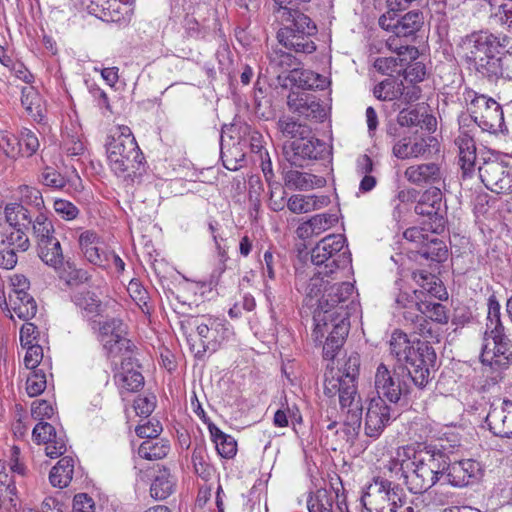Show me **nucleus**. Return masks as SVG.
<instances>
[{
  "instance_id": "45",
  "label": "nucleus",
  "mask_w": 512,
  "mask_h": 512,
  "mask_svg": "<svg viewBox=\"0 0 512 512\" xmlns=\"http://www.w3.org/2000/svg\"><path fill=\"white\" fill-rule=\"evenodd\" d=\"M30 228L36 243L55 236V228L52 221L42 212H38L34 216Z\"/></svg>"
},
{
  "instance_id": "19",
  "label": "nucleus",
  "mask_w": 512,
  "mask_h": 512,
  "mask_svg": "<svg viewBox=\"0 0 512 512\" xmlns=\"http://www.w3.org/2000/svg\"><path fill=\"white\" fill-rule=\"evenodd\" d=\"M32 438L37 444H45V454L50 458L62 456L66 450V439L63 433H57L54 426L40 421L32 431Z\"/></svg>"
},
{
  "instance_id": "59",
  "label": "nucleus",
  "mask_w": 512,
  "mask_h": 512,
  "mask_svg": "<svg viewBox=\"0 0 512 512\" xmlns=\"http://www.w3.org/2000/svg\"><path fill=\"white\" fill-rule=\"evenodd\" d=\"M3 244L8 248H14L15 251L25 252L30 246V241L26 236L24 229L16 228L15 232L10 233L6 239L3 240Z\"/></svg>"
},
{
  "instance_id": "27",
  "label": "nucleus",
  "mask_w": 512,
  "mask_h": 512,
  "mask_svg": "<svg viewBox=\"0 0 512 512\" xmlns=\"http://www.w3.org/2000/svg\"><path fill=\"white\" fill-rule=\"evenodd\" d=\"M404 176L408 182L417 185H434L442 180L441 168L436 163H422L406 168Z\"/></svg>"
},
{
  "instance_id": "1",
  "label": "nucleus",
  "mask_w": 512,
  "mask_h": 512,
  "mask_svg": "<svg viewBox=\"0 0 512 512\" xmlns=\"http://www.w3.org/2000/svg\"><path fill=\"white\" fill-rule=\"evenodd\" d=\"M275 18L282 27L277 32V39L284 47L306 54L313 53L316 45L311 37L317 28L312 20L297 9L301 3L309 0H273Z\"/></svg>"
},
{
  "instance_id": "2",
  "label": "nucleus",
  "mask_w": 512,
  "mask_h": 512,
  "mask_svg": "<svg viewBox=\"0 0 512 512\" xmlns=\"http://www.w3.org/2000/svg\"><path fill=\"white\" fill-rule=\"evenodd\" d=\"M346 238L342 234H330L321 239L311 251V261L318 267L307 284L301 283L305 294L312 299L321 292L324 277L337 279L341 270L351 263L350 254L343 250Z\"/></svg>"
},
{
  "instance_id": "21",
  "label": "nucleus",
  "mask_w": 512,
  "mask_h": 512,
  "mask_svg": "<svg viewBox=\"0 0 512 512\" xmlns=\"http://www.w3.org/2000/svg\"><path fill=\"white\" fill-rule=\"evenodd\" d=\"M338 313L339 317L328 318V327L327 330L324 329L323 338L319 337L317 340L315 334L313 333L314 340L320 344L323 343V339L325 338L323 352H336L343 346L348 335V313Z\"/></svg>"
},
{
  "instance_id": "30",
  "label": "nucleus",
  "mask_w": 512,
  "mask_h": 512,
  "mask_svg": "<svg viewBox=\"0 0 512 512\" xmlns=\"http://www.w3.org/2000/svg\"><path fill=\"white\" fill-rule=\"evenodd\" d=\"M332 363L336 365L335 379H349L357 381L360 369L358 354H332Z\"/></svg>"
},
{
  "instance_id": "46",
  "label": "nucleus",
  "mask_w": 512,
  "mask_h": 512,
  "mask_svg": "<svg viewBox=\"0 0 512 512\" xmlns=\"http://www.w3.org/2000/svg\"><path fill=\"white\" fill-rule=\"evenodd\" d=\"M174 486L173 478L166 471L160 472L151 484V496L156 500L166 499L173 493Z\"/></svg>"
},
{
  "instance_id": "29",
  "label": "nucleus",
  "mask_w": 512,
  "mask_h": 512,
  "mask_svg": "<svg viewBox=\"0 0 512 512\" xmlns=\"http://www.w3.org/2000/svg\"><path fill=\"white\" fill-rule=\"evenodd\" d=\"M37 255L47 266L59 270L63 265L64 255L60 241L56 236L36 243Z\"/></svg>"
},
{
  "instance_id": "9",
  "label": "nucleus",
  "mask_w": 512,
  "mask_h": 512,
  "mask_svg": "<svg viewBox=\"0 0 512 512\" xmlns=\"http://www.w3.org/2000/svg\"><path fill=\"white\" fill-rule=\"evenodd\" d=\"M99 341L108 352H133L136 349L128 336V326L120 318L98 322Z\"/></svg>"
},
{
  "instance_id": "64",
  "label": "nucleus",
  "mask_w": 512,
  "mask_h": 512,
  "mask_svg": "<svg viewBox=\"0 0 512 512\" xmlns=\"http://www.w3.org/2000/svg\"><path fill=\"white\" fill-rule=\"evenodd\" d=\"M156 406V397L154 395L150 396H138L134 400V410L137 415L148 417L155 409Z\"/></svg>"
},
{
  "instance_id": "12",
  "label": "nucleus",
  "mask_w": 512,
  "mask_h": 512,
  "mask_svg": "<svg viewBox=\"0 0 512 512\" xmlns=\"http://www.w3.org/2000/svg\"><path fill=\"white\" fill-rule=\"evenodd\" d=\"M479 177L485 187L497 194L512 192V172L496 159L485 160L478 167Z\"/></svg>"
},
{
  "instance_id": "4",
  "label": "nucleus",
  "mask_w": 512,
  "mask_h": 512,
  "mask_svg": "<svg viewBox=\"0 0 512 512\" xmlns=\"http://www.w3.org/2000/svg\"><path fill=\"white\" fill-rule=\"evenodd\" d=\"M392 464L389 469L394 470L399 466L408 490L414 494L427 491L440 480L423 461H420L413 446L400 447Z\"/></svg>"
},
{
  "instance_id": "58",
  "label": "nucleus",
  "mask_w": 512,
  "mask_h": 512,
  "mask_svg": "<svg viewBox=\"0 0 512 512\" xmlns=\"http://www.w3.org/2000/svg\"><path fill=\"white\" fill-rule=\"evenodd\" d=\"M0 148L9 157H15L22 152V142L12 133L0 132Z\"/></svg>"
},
{
  "instance_id": "26",
  "label": "nucleus",
  "mask_w": 512,
  "mask_h": 512,
  "mask_svg": "<svg viewBox=\"0 0 512 512\" xmlns=\"http://www.w3.org/2000/svg\"><path fill=\"white\" fill-rule=\"evenodd\" d=\"M413 279L419 286V289L414 290V295L418 300L428 297H434L443 300L447 296V292L440 280L433 274L419 270L413 272Z\"/></svg>"
},
{
  "instance_id": "42",
  "label": "nucleus",
  "mask_w": 512,
  "mask_h": 512,
  "mask_svg": "<svg viewBox=\"0 0 512 512\" xmlns=\"http://www.w3.org/2000/svg\"><path fill=\"white\" fill-rule=\"evenodd\" d=\"M72 301L87 314L100 315L103 311L101 300L89 290L76 291L72 296Z\"/></svg>"
},
{
  "instance_id": "8",
  "label": "nucleus",
  "mask_w": 512,
  "mask_h": 512,
  "mask_svg": "<svg viewBox=\"0 0 512 512\" xmlns=\"http://www.w3.org/2000/svg\"><path fill=\"white\" fill-rule=\"evenodd\" d=\"M442 198L440 188L431 187L421 195L414 208L417 215L428 218L427 229L433 234H440L445 228V209Z\"/></svg>"
},
{
  "instance_id": "60",
  "label": "nucleus",
  "mask_w": 512,
  "mask_h": 512,
  "mask_svg": "<svg viewBox=\"0 0 512 512\" xmlns=\"http://www.w3.org/2000/svg\"><path fill=\"white\" fill-rule=\"evenodd\" d=\"M427 223L423 222L425 227H411L405 230L404 238L410 242L416 243L420 247H424V245L428 244V241L434 235L433 233L429 234L430 230L427 229Z\"/></svg>"
},
{
  "instance_id": "20",
  "label": "nucleus",
  "mask_w": 512,
  "mask_h": 512,
  "mask_svg": "<svg viewBox=\"0 0 512 512\" xmlns=\"http://www.w3.org/2000/svg\"><path fill=\"white\" fill-rule=\"evenodd\" d=\"M482 475L481 464L473 459L449 462L446 480L455 487H465L477 482Z\"/></svg>"
},
{
  "instance_id": "7",
  "label": "nucleus",
  "mask_w": 512,
  "mask_h": 512,
  "mask_svg": "<svg viewBox=\"0 0 512 512\" xmlns=\"http://www.w3.org/2000/svg\"><path fill=\"white\" fill-rule=\"evenodd\" d=\"M363 512H395L400 502L398 487L383 478H374L363 490L360 498Z\"/></svg>"
},
{
  "instance_id": "48",
  "label": "nucleus",
  "mask_w": 512,
  "mask_h": 512,
  "mask_svg": "<svg viewBox=\"0 0 512 512\" xmlns=\"http://www.w3.org/2000/svg\"><path fill=\"white\" fill-rule=\"evenodd\" d=\"M269 67L275 74L294 70L296 68V59L293 55L282 50H273L269 53Z\"/></svg>"
},
{
  "instance_id": "25",
  "label": "nucleus",
  "mask_w": 512,
  "mask_h": 512,
  "mask_svg": "<svg viewBox=\"0 0 512 512\" xmlns=\"http://www.w3.org/2000/svg\"><path fill=\"white\" fill-rule=\"evenodd\" d=\"M289 109L308 119H322L325 117V109L319 100L307 93H292L287 101Z\"/></svg>"
},
{
  "instance_id": "23",
  "label": "nucleus",
  "mask_w": 512,
  "mask_h": 512,
  "mask_svg": "<svg viewBox=\"0 0 512 512\" xmlns=\"http://www.w3.org/2000/svg\"><path fill=\"white\" fill-rule=\"evenodd\" d=\"M486 422L494 435L512 438V401L504 400L500 407H492Z\"/></svg>"
},
{
  "instance_id": "52",
  "label": "nucleus",
  "mask_w": 512,
  "mask_h": 512,
  "mask_svg": "<svg viewBox=\"0 0 512 512\" xmlns=\"http://www.w3.org/2000/svg\"><path fill=\"white\" fill-rule=\"evenodd\" d=\"M421 301H423V306L421 307L425 317L440 324L448 322V315L444 305L441 303L431 302L427 298L421 299Z\"/></svg>"
},
{
  "instance_id": "54",
  "label": "nucleus",
  "mask_w": 512,
  "mask_h": 512,
  "mask_svg": "<svg viewBox=\"0 0 512 512\" xmlns=\"http://www.w3.org/2000/svg\"><path fill=\"white\" fill-rule=\"evenodd\" d=\"M277 128L284 137L295 138L307 133V129L292 117L283 116L277 122Z\"/></svg>"
},
{
  "instance_id": "32",
  "label": "nucleus",
  "mask_w": 512,
  "mask_h": 512,
  "mask_svg": "<svg viewBox=\"0 0 512 512\" xmlns=\"http://www.w3.org/2000/svg\"><path fill=\"white\" fill-rule=\"evenodd\" d=\"M99 238L93 231H85L79 237L80 248L86 259L95 265L103 266L107 256L100 254V249L97 246Z\"/></svg>"
},
{
  "instance_id": "55",
  "label": "nucleus",
  "mask_w": 512,
  "mask_h": 512,
  "mask_svg": "<svg viewBox=\"0 0 512 512\" xmlns=\"http://www.w3.org/2000/svg\"><path fill=\"white\" fill-rule=\"evenodd\" d=\"M21 103L26 111L31 115L40 113L41 98L33 86L23 87L21 90Z\"/></svg>"
},
{
  "instance_id": "43",
  "label": "nucleus",
  "mask_w": 512,
  "mask_h": 512,
  "mask_svg": "<svg viewBox=\"0 0 512 512\" xmlns=\"http://www.w3.org/2000/svg\"><path fill=\"white\" fill-rule=\"evenodd\" d=\"M397 122L402 127H422V124H425L429 130L436 124L435 118L424 115L417 109H402L397 116Z\"/></svg>"
},
{
  "instance_id": "44",
  "label": "nucleus",
  "mask_w": 512,
  "mask_h": 512,
  "mask_svg": "<svg viewBox=\"0 0 512 512\" xmlns=\"http://www.w3.org/2000/svg\"><path fill=\"white\" fill-rule=\"evenodd\" d=\"M512 354H480L482 371L488 375L500 373L510 365Z\"/></svg>"
},
{
  "instance_id": "17",
  "label": "nucleus",
  "mask_w": 512,
  "mask_h": 512,
  "mask_svg": "<svg viewBox=\"0 0 512 512\" xmlns=\"http://www.w3.org/2000/svg\"><path fill=\"white\" fill-rule=\"evenodd\" d=\"M324 394L328 397L338 395L342 410L362 406L361 397L357 389V381L335 379V377L326 379L324 383Z\"/></svg>"
},
{
  "instance_id": "16",
  "label": "nucleus",
  "mask_w": 512,
  "mask_h": 512,
  "mask_svg": "<svg viewBox=\"0 0 512 512\" xmlns=\"http://www.w3.org/2000/svg\"><path fill=\"white\" fill-rule=\"evenodd\" d=\"M379 25L395 34L394 38L408 37L417 32L422 25V14L410 11L399 17L398 12H386L379 18Z\"/></svg>"
},
{
  "instance_id": "53",
  "label": "nucleus",
  "mask_w": 512,
  "mask_h": 512,
  "mask_svg": "<svg viewBox=\"0 0 512 512\" xmlns=\"http://www.w3.org/2000/svg\"><path fill=\"white\" fill-rule=\"evenodd\" d=\"M37 335V327L30 322L25 323L20 330V343L22 348L27 351H30L33 348H39L40 352H43L44 347L39 344Z\"/></svg>"
},
{
  "instance_id": "35",
  "label": "nucleus",
  "mask_w": 512,
  "mask_h": 512,
  "mask_svg": "<svg viewBox=\"0 0 512 512\" xmlns=\"http://www.w3.org/2000/svg\"><path fill=\"white\" fill-rule=\"evenodd\" d=\"M285 182L288 187L298 190H309L314 187H321L324 180L310 173L289 170L285 174Z\"/></svg>"
},
{
  "instance_id": "11",
  "label": "nucleus",
  "mask_w": 512,
  "mask_h": 512,
  "mask_svg": "<svg viewBox=\"0 0 512 512\" xmlns=\"http://www.w3.org/2000/svg\"><path fill=\"white\" fill-rule=\"evenodd\" d=\"M461 48L466 59L474 66L480 60L488 58L491 54L498 53L501 49L496 36L488 32H474L461 40Z\"/></svg>"
},
{
  "instance_id": "57",
  "label": "nucleus",
  "mask_w": 512,
  "mask_h": 512,
  "mask_svg": "<svg viewBox=\"0 0 512 512\" xmlns=\"http://www.w3.org/2000/svg\"><path fill=\"white\" fill-rule=\"evenodd\" d=\"M314 203L310 195H293L289 198L287 206L291 212L301 214L314 211L316 207Z\"/></svg>"
},
{
  "instance_id": "31",
  "label": "nucleus",
  "mask_w": 512,
  "mask_h": 512,
  "mask_svg": "<svg viewBox=\"0 0 512 512\" xmlns=\"http://www.w3.org/2000/svg\"><path fill=\"white\" fill-rule=\"evenodd\" d=\"M510 348V340L504 334V327H487L481 352H505Z\"/></svg>"
},
{
  "instance_id": "61",
  "label": "nucleus",
  "mask_w": 512,
  "mask_h": 512,
  "mask_svg": "<svg viewBox=\"0 0 512 512\" xmlns=\"http://www.w3.org/2000/svg\"><path fill=\"white\" fill-rule=\"evenodd\" d=\"M337 220L338 219L336 215L323 213L314 215L308 221L315 235H319L330 229L337 222Z\"/></svg>"
},
{
  "instance_id": "3",
  "label": "nucleus",
  "mask_w": 512,
  "mask_h": 512,
  "mask_svg": "<svg viewBox=\"0 0 512 512\" xmlns=\"http://www.w3.org/2000/svg\"><path fill=\"white\" fill-rule=\"evenodd\" d=\"M333 279L324 277V284L321 292L317 297L310 299L307 295L306 298L311 302L316 299L317 308L314 311V334L316 339L323 338L324 329L327 330L328 318L339 317V313H348L355 310L357 305L352 299L354 294V286L349 282L333 283Z\"/></svg>"
},
{
  "instance_id": "34",
  "label": "nucleus",
  "mask_w": 512,
  "mask_h": 512,
  "mask_svg": "<svg viewBox=\"0 0 512 512\" xmlns=\"http://www.w3.org/2000/svg\"><path fill=\"white\" fill-rule=\"evenodd\" d=\"M5 218L10 226L14 228L30 229V224L35 215L19 203H10L5 207Z\"/></svg>"
},
{
  "instance_id": "24",
  "label": "nucleus",
  "mask_w": 512,
  "mask_h": 512,
  "mask_svg": "<svg viewBox=\"0 0 512 512\" xmlns=\"http://www.w3.org/2000/svg\"><path fill=\"white\" fill-rule=\"evenodd\" d=\"M415 453L420 458V461H423L439 479L446 475L450 458L443 449L436 445L425 444L415 448Z\"/></svg>"
},
{
  "instance_id": "56",
  "label": "nucleus",
  "mask_w": 512,
  "mask_h": 512,
  "mask_svg": "<svg viewBox=\"0 0 512 512\" xmlns=\"http://www.w3.org/2000/svg\"><path fill=\"white\" fill-rule=\"evenodd\" d=\"M46 375L43 370H35L26 380V391L30 397L40 395L46 388Z\"/></svg>"
},
{
  "instance_id": "6",
  "label": "nucleus",
  "mask_w": 512,
  "mask_h": 512,
  "mask_svg": "<svg viewBox=\"0 0 512 512\" xmlns=\"http://www.w3.org/2000/svg\"><path fill=\"white\" fill-rule=\"evenodd\" d=\"M463 97L471 118L482 131L491 134L503 131L504 114L499 103L472 89H465Z\"/></svg>"
},
{
  "instance_id": "15",
  "label": "nucleus",
  "mask_w": 512,
  "mask_h": 512,
  "mask_svg": "<svg viewBox=\"0 0 512 512\" xmlns=\"http://www.w3.org/2000/svg\"><path fill=\"white\" fill-rule=\"evenodd\" d=\"M394 409L381 398H372L365 416L364 431L368 437L378 438L390 421L395 418Z\"/></svg>"
},
{
  "instance_id": "49",
  "label": "nucleus",
  "mask_w": 512,
  "mask_h": 512,
  "mask_svg": "<svg viewBox=\"0 0 512 512\" xmlns=\"http://www.w3.org/2000/svg\"><path fill=\"white\" fill-rule=\"evenodd\" d=\"M57 270L59 272V276L61 279L65 280V282L69 286H77L84 282H87L90 278V275L87 271L77 268L74 263L70 261H63V265Z\"/></svg>"
},
{
  "instance_id": "37",
  "label": "nucleus",
  "mask_w": 512,
  "mask_h": 512,
  "mask_svg": "<svg viewBox=\"0 0 512 512\" xmlns=\"http://www.w3.org/2000/svg\"><path fill=\"white\" fill-rule=\"evenodd\" d=\"M502 59L501 51L491 54L488 58L480 60L474 65L475 70L483 77L491 82H496L502 76Z\"/></svg>"
},
{
  "instance_id": "18",
  "label": "nucleus",
  "mask_w": 512,
  "mask_h": 512,
  "mask_svg": "<svg viewBox=\"0 0 512 512\" xmlns=\"http://www.w3.org/2000/svg\"><path fill=\"white\" fill-rule=\"evenodd\" d=\"M435 361L436 354H405L401 370L407 373L417 387L423 388L429 382Z\"/></svg>"
},
{
  "instance_id": "13",
  "label": "nucleus",
  "mask_w": 512,
  "mask_h": 512,
  "mask_svg": "<svg viewBox=\"0 0 512 512\" xmlns=\"http://www.w3.org/2000/svg\"><path fill=\"white\" fill-rule=\"evenodd\" d=\"M374 387L377 392L376 398L396 404L403 394L407 393L405 381L401 380L399 373H392L384 363H380L374 376Z\"/></svg>"
},
{
  "instance_id": "10",
  "label": "nucleus",
  "mask_w": 512,
  "mask_h": 512,
  "mask_svg": "<svg viewBox=\"0 0 512 512\" xmlns=\"http://www.w3.org/2000/svg\"><path fill=\"white\" fill-rule=\"evenodd\" d=\"M283 149L287 161L296 167H303L306 160L322 159L328 153L325 142L314 137L307 138L305 135L284 145Z\"/></svg>"
},
{
  "instance_id": "51",
  "label": "nucleus",
  "mask_w": 512,
  "mask_h": 512,
  "mask_svg": "<svg viewBox=\"0 0 512 512\" xmlns=\"http://www.w3.org/2000/svg\"><path fill=\"white\" fill-rule=\"evenodd\" d=\"M362 423V406L347 409L344 420V431L349 439L353 440L359 434Z\"/></svg>"
},
{
  "instance_id": "28",
  "label": "nucleus",
  "mask_w": 512,
  "mask_h": 512,
  "mask_svg": "<svg viewBox=\"0 0 512 512\" xmlns=\"http://www.w3.org/2000/svg\"><path fill=\"white\" fill-rule=\"evenodd\" d=\"M459 149V162L464 176H469L474 171L476 161V146L473 136L466 130H461L455 139Z\"/></svg>"
},
{
  "instance_id": "39",
  "label": "nucleus",
  "mask_w": 512,
  "mask_h": 512,
  "mask_svg": "<svg viewBox=\"0 0 512 512\" xmlns=\"http://www.w3.org/2000/svg\"><path fill=\"white\" fill-rule=\"evenodd\" d=\"M170 450V445L167 440H145L138 448V454L141 458L147 460H158L164 458Z\"/></svg>"
},
{
  "instance_id": "5",
  "label": "nucleus",
  "mask_w": 512,
  "mask_h": 512,
  "mask_svg": "<svg viewBox=\"0 0 512 512\" xmlns=\"http://www.w3.org/2000/svg\"><path fill=\"white\" fill-rule=\"evenodd\" d=\"M117 130L107 144L109 163L115 172L137 170L144 158L139 146L129 127L120 126Z\"/></svg>"
},
{
  "instance_id": "40",
  "label": "nucleus",
  "mask_w": 512,
  "mask_h": 512,
  "mask_svg": "<svg viewBox=\"0 0 512 512\" xmlns=\"http://www.w3.org/2000/svg\"><path fill=\"white\" fill-rule=\"evenodd\" d=\"M292 79L298 84L299 87L306 90H314V89H324L327 85V80L325 77L321 76L318 73H315L310 70H298L294 68L291 70Z\"/></svg>"
},
{
  "instance_id": "50",
  "label": "nucleus",
  "mask_w": 512,
  "mask_h": 512,
  "mask_svg": "<svg viewBox=\"0 0 512 512\" xmlns=\"http://www.w3.org/2000/svg\"><path fill=\"white\" fill-rule=\"evenodd\" d=\"M418 252L426 259L441 262L446 259L448 251L443 241L438 239L434 234L428 241V244L424 245V247H420Z\"/></svg>"
},
{
  "instance_id": "41",
  "label": "nucleus",
  "mask_w": 512,
  "mask_h": 512,
  "mask_svg": "<svg viewBox=\"0 0 512 512\" xmlns=\"http://www.w3.org/2000/svg\"><path fill=\"white\" fill-rule=\"evenodd\" d=\"M335 491L318 489L307 500L309 512H333Z\"/></svg>"
},
{
  "instance_id": "38",
  "label": "nucleus",
  "mask_w": 512,
  "mask_h": 512,
  "mask_svg": "<svg viewBox=\"0 0 512 512\" xmlns=\"http://www.w3.org/2000/svg\"><path fill=\"white\" fill-rule=\"evenodd\" d=\"M14 313L22 320L28 321L37 313V303L29 294H21V296H9Z\"/></svg>"
},
{
  "instance_id": "47",
  "label": "nucleus",
  "mask_w": 512,
  "mask_h": 512,
  "mask_svg": "<svg viewBox=\"0 0 512 512\" xmlns=\"http://www.w3.org/2000/svg\"><path fill=\"white\" fill-rule=\"evenodd\" d=\"M401 89L402 82L388 78L374 87L373 94L379 100L392 101L401 98Z\"/></svg>"
},
{
  "instance_id": "36",
  "label": "nucleus",
  "mask_w": 512,
  "mask_h": 512,
  "mask_svg": "<svg viewBox=\"0 0 512 512\" xmlns=\"http://www.w3.org/2000/svg\"><path fill=\"white\" fill-rule=\"evenodd\" d=\"M389 344L391 352H425L429 349L427 343L420 344L416 337L410 339L399 330L393 332Z\"/></svg>"
},
{
  "instance_id": "62",
  "label": "nucleus",
  "mask_w": 512,
  "mask_h": 512,
  "mask_svg": "<svg viewBox=\"0 0 512 512\" xmlns=\"http://www.w3.org/2000/svg\"><path fill=\"white\" fill-rule=\"evenodd\" d=\"M495 9L491 16L501 24L512 27V0H504L500 4L491 6Z\"/></svg>"
},
{
  "instance_id": "14",
  "label": "nucleus",
  "mask_w": 512,
  "mask_h": 512,
  "mask_svg": "<svg viewBox=\"0 0 512 512\" xmlns=\"http://www.w3.org/2000/svg\"><path fill=\"white\" fill-rule=\"evenodd\" d=\"M387 46L396 52V56L380 57L375 60L374 67L382 74L400 73L405 65L418 58L417 48L408 45L398 46L396 38H389Z\"/></svg>"
},
{
  "instance_id": "63",
  "label": "nucleus",
  "mask_w": 512,
  "mask_h": 512,
  "mask_svg": "<svg viewBox=\"0 0 512 512\" xmlns=\"http://www.w3.org/2000/svg\"><path fill=\"white\" fill-rule=\"evenodd\" d=\"M41 182L48 187L61 189L66 185L65 178L54 168L46 167L41 173Z\"/></svg>"
},
{
  "instance_id": "33",
  "label": "nucleus",
  "mask_w": 512,
  "mask_h": 512,
  "mask_svg": "<svg viewBox=\"0 0 512 512\" xmlns=\"http://www.w3.org/2000/svg\"><path fill=\"white\" fill-rule=\"evenodd\" d=\"M74 473V461L71 457H62L51 469L49 480L52 486L64 488L69 485Z\"/></svg>"
},
{
  "instance_id": "22",
  "label": "nucleus",
  "mask_w": 512,
  "mask_h": 512,
  "mask_svg": "<svg viewBox=\"0 0 512 512\" xmlns=\"http://www.w3.org/2000/svg\"><path fill=\"white\" fill-rule=\"evenodd\" d=\"M435 141L433 137H412L403 136L393 144V155L401 160L426 157L431 153V143Z\"/></svg>"
}]
</instances>
